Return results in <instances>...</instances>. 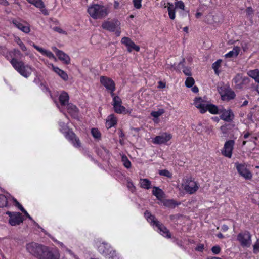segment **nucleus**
<instances>
[{
    "label": "nucleus",
    "instance_id": "1",
    "mask_svg": "<svg viewBox=\"0 0 259 259\" xmlns=\"http://www.w3.org/2000/svg\"><path fill=\"white\" fill-rule=\"evenodd\" d=\"M87 12L94 19H102L108 15L110 8L107 5L93 4L88 7Z\"/></svg>",
    "mask_w": 259,
    "mask_h": 259
},
{
    "label": "nucleus",
    "instance_id": "2",
    "mask_svg": "<svg viewBox=\"0 0 259 259\" xmlns=\"http://www.w3.org/2000/svg\"><path fill=\"white\" fill-rule=\"evenodd\" d=\"M145 217L147 221L150 224L155 227V229L157 230L163 236L169 238L171 235L168 229L162 224L155 219V217L152 215L149 212L146 211L145 212Z\"/></svg>",
    "mask_w": 259,
    "mask_h": 259
},
{
    "label": "nucleus",
    "instance_id": "3",
    "mask_svg": "<svg viewBox=\"0 0 259 259\" xmlns=\"http://www.w3.org/2000/svg\"><path fill=\"white\" fill-rule=\"evenodd\" d=\"M60 130L64 134L65 137L75 148L81 147V142L78 137L71 131H70L67 125L64 122H59Z\"/></svg>",
    "mask_w": 259,
    "mask_h": 259
},
{
    "label": "nucleus",
    "instance_id": "4",
    "mask_svg": "<svg viewBox=\"0 0 259 259\" xmlns=\"http://www.w3.org/2000/svg\"><path fill=\"white\" fill-rule=\"evenodd\" d=\"M10 62L15 69L25 78L29 77L33 71V69L31 66L21 61L13 58Z\"/></svg>",
    "mask_w": 259,
    "mask_h": 259
},
{
    "label": "nucleus",
    "instance_id": "5",
    "mask_svg": "<svg viewBox=\"0 0 259 259\" xmlns=\"http://www.w3.org/2000/svg\"><path fill=\"white\" fill-rule=\"evenodd\" d=\"M182 189L188 194H192L195 193L199 188V183L196 181L194 178L190 176L184 177L181 183Z\"/></svg>",
    "mask_w": 259,
    "mask_h": 259
},
{
    "label": "nucleus",
    "instance_id": "6",
    "mask_svg": "<svg viewBox=\"0 0 259 259\" xmlns=\"http://www.w3.org/2000/svg\"><path fill=\"white\" fill-rule=\"evenodd\" d=\"M112 97H113V106L115 112L119 114H127L131 113V109H126L122 105V100L119 97L115 96L114 94V96Z\"/></svg>",
    "mask_w": 259,
    "mask_h": 259
},
{
    "label": "nucleus",
    "instance_id": "7",
    "mask_svg": "<svg viewBox=\"0 0 259 259\" xmlns=\"http://www.w3.org/2000/svg\"><path fill=\"white\" fill-rule=\"evenodd\" d=\"M99 252L104 255L107 259H110V256L115 254V251L110 245L104 242L96 243Z\"/></svg>",
    "mask_w": 259,
    "mask_h": 259
},
{
    "label": "nucleus",
    "instance_id": "8",
    "mask_svg": "<svg viewBox=\"0 0 259 259\" xmlns=\"http://www.w3.org/2000/svg\"><path fill=\"white\" fill-rule=\"evenodd\" d=\"M237 239L243 247H249L252 243L251 235L247 231L239 233Z\"/></svg>",
    "mask_w": 259,
    "mask_h": 259
},
{
    "label": "nucleus",
    "instance_id": "9",
    "mask_svg": "<svg viewBox=\"0 0 259 259\" xmlns=\"http://www.w3.org/2000/svg\"><path fill=\"white\" fill-rule=\"evenodd\" d=\"M165 7L167 9L170 19L174 20L176 17L175 9L178 8L183 10L185 8V5L182 1H179L175 3V7L173 4L170 3H168L167 6H165Z\"/></svg>",
    "mask_w": 259,
    "mask_h": 259
},
{
    "label": "nucleus",
    "instance_id": "10",
    "mask_svg": "<svg viewBox=\"0 0 259 259\" xmlns=\"http://www.w3.org/2000/svg\"><path fill=\"white\" fill-rule=\"evenodd\" d=\"M249 82V79L240 74H237L233 79L234 88L237 89H242Z\"/></svg>",
    "mask_w": 259,
    "mask_h": 259
},
{
    "label": "nucleus",
    "instance_id": "11",
    "mask_svg": "<svg viewBox=\"0 0 259 259\" xmlns=\"http://www.w3.org/2000/svg\"><path fill=\"white\" fill-rule=\"evenodd\" d=\"M221 99L224 101H229L235 97V94L229 87H222L218 89Z\"/></svg>",
    "mask_w": 259,
    "mask_h": 259
},
{
    "label": "nucleus",
    "instance_id": "12",
    "mask_svg": "<svg viewBox=\"0 0 259 259\" xmlns=\"http://www.w3.org/2000/svg\"><path fill=\"white\" fill-rule=\"evenodd\" d=\"M45 246L31 242L26 245V249L28 252L38 258Z\"/></svg>",
    "mask_w": 259,
    "mask_h": 259
},
{
    "label": "nucleus",
    "instance_id": "13",
    "mask_svg": "<svg viewBox=\"0 0 259 259\" xmlns=\"http://www.w3.org/2000/svg\"><path fill=\"white\" fill-rule=\"evenodd\" d=\"M59 258L60 254L58 251L50 250L46 246L44 247L38 256V259H59Z\"/></svg>",
    "mask_w": 259,
    "mask_h": 259
},
{
    "label": "nucleus",
    "instance_id": "14",
    "mask_svg": "<svg viewBox=\"0 0 259 259\" xmlns=\"http://www.w3.org/2000/svg\"><path fill=\"white\" fill-rule=\"evenodd\" d=\"M234 144V140H230L227 141L225 143L223 149L221 150L222 154L226 157L231 158Z\"/></svg>",
    "mask_w": 259,
    "mask_h": 259
},
{
    "label": "nucleus",
    "instance_id": "15",
    "mask_svg": "<svg viewBox=\"0 0 259 259\" xmlns=\"http://www.w3.org/2000/svg\"><path fill=\"white\" fill-rule=\"evenodd\" d=\"M171 138L172 136L170 134L164 132L153 138L152 142L155 144H165L169 141Z\"/></svg>",
    "mask_w": 259,
    "mask_h": 259
},
{
    "label": "nucleus",
    "instance_id": "16",
    "mask_svg": "<svg viewBox=\"0 0 259 259\" xmlns=\"http://www.w3.org/2000/svg\"><path fill=\"white\" fill-rule=\"evenodd\" d=\"M236 168L239 175L245 179H251L252 176L251 173L247 168L245 164H241L238 162L235 163Z\"/></svg>",
    "mask_w": 259,
    "mask_h": 259
},
{
    "label": "nucleus",
    "instance_id": "17",
    "mask_svg": "<svg viewBox=\"0 0 259 259\" xmlns=\"http://www.w3.org/2000/svg\"><path fill=\"white\" fill-rule=\"evenodd\" d=\"M101 83L104 86L106 89L111 93V96H114L113 92L115 89V85L114 81L110 78L105 77L101 76L100 77Z\"/></svg>",
    "mask_w": 259,
    "mask_h": 259
},
{
    "label": "nucleus",
    "instance_id": "18",
    "mask_svg": "<svg viewBox=\"0 0 259 259\" xmlns=\"http://www.w3.org/2000/svg\"><path fill=\"white\" fill-rule=\"evenodd\" d=\"M120 23L118 20L106 21L102 23V27L104 29L113 32L117 29H120Z\"/></svg>",
    "mask_w": 259,
    "mask_h": 259
},
{
    "label": "nucleus",
    "instance_id": "19",
    "mask_svg": "<svg viewBox=\"0 0 259 259\" xmlns=\"http://www.w3.org/2000/svg\"><path fill=\"white\" fill-rule=\"evenodd\" d=\"M121 42L126 47L128 51L130 52L133 50L137 52H138L140 50L139 47L137 46L129 37H123Z\"/></svg>",
    "mask_w": 259,
    "mask_h": 259
},
{
    "label": "nucleus",
    "instance_id": "20",
    "mask_svg": "<svg viewBox=\"0 0 259 259\" xmlns=\"http://www.w3.org/2000/svg\"><path fill=\"white\" fill-rule=\"evenodd\" d=\"M13 24L18 29L25 33H28L30 31L29 25L25 22L19 20H13Z\"/></svg>",
    "mask_w": 259,
    "mask_h": 259
},
{
    "label": "nucleus",
    "instance_id": "21",
    "mask_svg": "<svg viewBox=\"0 0 259 259\" xmlns=\"http://www.w3.org/2000/svg\"><path fill=\"white\" fill-rule=\"evenodd\" d=\"M208 103V102L201 98H196L194 100V105L200 110L201 113H203L206 112V107Z\"/></svg>",
    "mask_w": 259,
    "mask_h": 259
},
{
    "label": "nucleus",
    "instance_id": "22",
    "mask_svg": "<svg viewBox=\"0 0 259 259\" xmlns=\"http://www.w3.org/2000/svg\"><path fill=\"white\" fill-rule=\"evenodd\" d=\"M32 46L37 50L39 52H40L42 55L47 56L49 59L54 60V61H57V59L54 56V55L49 50H46L42 48H41L35 44L33 43Z\"/></svg>",
    "mask_w": 259,
    "mask_h": 259
},
{
    "label": "nucleus",
    "instance_id": "23",
    "mask_svg": "<svg viewBox=\"0 0 259 259\" xmlns=\"http://www.w3.org/2000/svg\"><path fill=\"white\" fill-rule=\"evenodd\" d=\"M23 220L22 214L19 212H16L10 218L9 222L11 226H16L22 223Z\"/></svg>",
    "mask_w": 259,
    "mask_h": 259
},
{
    "label": "nucleus",
    "instance_id": "24",
    "mask_svg": "<svg viewBox=\"0 0 259 259\" xmlns=\"http://www.w3.org/2000/svg\"><path fill=\"white\" fill-rule=\"evenodd\" d=\"M221 118L224 121L229 122L234 118V114L231 110L221 109L220 110Z\"/></svg>",
    "mask_w": 259,
    "mask_h": 259
},
{
    "label": "nucleus",
    "instance_id": "25",
    "mask_svg": "<svg viewBox=\"0 0 259 259\" xmlns=\"http://www.w3.org/2000/svg\"><path fill=\"white\" fill-rule=\"evenodd\" d=\"M117 123L116 117L113 114L108 116L106 119V127L109 129L115 126Z\"/></svg>",
    "mask_w": 259,
    "mask_h": 259
},
{
    "label": "nucleus",
    "instance_id": "26",
    "mask_svg": "<svg viewBox=\"0 0 259 259\" xmlns=\"http://www.w3.org/2000/svg\"><path fill=\"white\" fill-rule=\"evenodd\" d=\"M165 111L163 109L160 108L158 109L156 111H152L150 114L151 116L153 117L152 120L155 123H158L159 122V117L161 116L164 113Z\"/></svg>",
    "mask_w": 259,
    "mask_h": 259
},
{
    "label": "nucleus",
    "instance_id": "27",
    "mask_svg": "<svg viewBox=\"0 0 259 259\" xmlns=\"http://www.w3.org/2000/svg\"><path fill=\"white\" fill-rule=\"evenodd\" d=\"M69 114L74 118L78 117V110L77 107L72 104H68L66 106Z\"/></svg>",
    "mask_w": 259,
    "mask_h": 259
},
{
    "label": "nucleus",
    "instance_id": "28",
    "mask_svg": "<svg viewBox=\"0 0 259 259\" xmlns=\"http://www.w3.org/2000/svg\"><path fill=\"white\" fill-rule=\"evenodd\" d=\"M57 56L58 59L66 64L70 63V59L68 55L62 51H57Z\"/></svg>",
    "mask_w": 259,
    "mask_h": 259
},
{
    "label": "nucleus",
    "instance_id": "29",
    "mask_svg": "<svg viewBox=\"0 0 259 259\" xmlns=\"http://www.w3.org/2000/svg\"><path fill=\"white\" fill-rule=\"evenodd\" d=\"M69 100V96L68 94L63 91L61 92L59 96V101L61 106H67Z\"/></svg>",
    "mask_w": 259,
    "mask_h": 259
},
{
    "label": "nucleus",
    "instance_id": "30",
    "mask_svg": "<svg viewBox=\"0 0 259 259\" xmlns=\"http://www.w3.org/2000/svg\"><path fill=\"white\" fill-rule=\"evenodd\" d=\"M240 51V49L239 47H235L232 50L229 51L228 53L226 54L225 56L226 58H233L236 57Z\"/></svg>",
    "mask_w": 259,
    "mask_h": 259
},
{
    "label": "nucleus",
    "instance_id": "31",
    "mask_svg": "<svg viewBox=\"0 0 259 259\" xmlns=\"http://www.w3.org/2000/svg\"><path fill=\"white\" fill-rule=\"evenodd\" d=\"M139 185L143 189H149L151 188V183L147 179H141L139 181Z\"/></svg>",
    "mask_w": 259,
    "mask_h": 259
},
{
    "label": "nucleus",
    "instance_id": "32",
    "mask_svg": "<svg viewBox=\"0 0 259 259\" xmlns=\"http://www.w3.org/2000/svg\"><path fill=\"white\" fill-rule=\"evenodd\" d=\"M152 194L158 200H161L163 196V192L161 189L157 187H154L152 190Z\"/></svg>",
    "mask_w": 259,
    "mask_h": 259
},
{
    "label": "nucleus",
    "instance_id": "33",
    "mask_svg": "<svg viewBox=\"0 0 259 259\" xmlns=\"http://www.w3.org/2000/svg\"><path fill=\"white\" fill-rule=\"evenodd\" d=\"M54 71L57 74H58L63 80L67 81L68 79L67 74L63 70L59 68L58 67L55 68Z\"/></svg>",
    "mask_w": 259,
    "mask_h": 259
},
{
    "label": "nucleus",
    "instance_id": "34",
    "mask_svg": "<svg viewBox=\"0 0 259 259\" xmlns=\"http://www.w3.org/2000/svg\"><path fill=\"white\" fill-rule=\"evenodd\" d=\"M208 110L211 114H218L220 113V110H219L218 107L212 104L208 103L206 107V111Z\"/></svg>",
    "mask_w": 259,
    "mask_h": 259
},
{
    "label": "nucleus",
    "instance_id": "35",
    "mask_svg": "<svg viewBox=\"0 0 259 259\" xmlns=\"http://www.w3.org/2000/svg\"><path fill=\"white\" fill-rule=\"evenodd\" d=\"M247 74L256 82L259 78V70L258 69L250 70L248 72Z\"/></svg>",
    "mask_w": 259,
    "mask_h": 259
},
{
    "label": "nucleus",
    "instance_id": "36",
    "mask_svg": "<svg viewBox=\"0 0 259 259\" xmlns=\"http://www.w3.org/2000/svg\"><path fill=\"white\" fill-rule=\"evenodd\" d=\"M91 133L94 139L97 140L101 139V133L97 128H92Z\"/></svg>",
    "mask_w": 259,
    "mask_h": 259
},
{
    "label": "nucleus",
    "instance_id": "37",
    "mask_svg": "<svg viewBox=\"0 0 259 259\" xmlns=\"http://www.w3.org/2000/svg\"><path fill=\"white\" fill-rule=\"evenodd\" d=\"M12 200L15 202L16 206H17L19 208V209L21 211H22L29 220L33 221L31 217L25 210L23 206L15 199L12 198Z\"/></svg>",
    "mask_w": 259,
    "mask_h": 259
},
{
    "label": "nucleus",
    "instance_id": "38",
    "mask_svg": "<svg viewBox=\"0 0 259 259\" xmlns=\"http://www.w3.org/2000/svg\"><path fill=\"white\" fill-rule=\"evenodd\" d=\"M222 62V60L219 59L214 63H213L212 67L214 70L215 73L217 75H219L220 73V71L219 70V68L221 66V63Z\"/></svg>",
    "mask_w": 259,
    "mask_h": 259
},
{
    "label": "nucleus",
    "instance_id": "39",
    "mask_svg": "<svg viewBox=\"0 0 259 259\" xmlns=\"http://www.w3.org/2000/svg\"><path fill=\"white\" fill-rule=\"evenodd\" d=\"M10 198H7L4 195H0V207H3L7 206L8 202Z\"/></svg>",
    "mask_w": 259,
    "mask_h": 259
},
{
    "label": "nucleus",
    "instance_id": "40",
    "mask_svg": "<svg viewBox=\"0 0 259 259\" xmlns=\"http://www.w3.org/2000/svg\"><path fill=\"white\" fill-rule=\"evenodd\" d=\"M15 41L19 46V47L23 51H26L27 50L26 46L22 42V41L19 37H16L15 38Z\"/></svg>",
    "mask_w": 259,
    "mask_h": 259
},
{
    "label": "nucleus",
    "instance_id": "41",
    "mask_svg": "<svg viewBox=\"0 0 259 259\" xmlns=\"http://www.w3.org/2000/svg\"><path fill=\"white\" fill-rule=\"evenodd\" d=\"M29 3L34 5L36 7H42L43 2L41 0H27Z\"/></svg>",
    "mask_w": 259,
    "mask_h": 259
},
{
    "label": "nucleus",
    "instance_id": "42",
    "mask_svg": "<svg viewBox=\"0 0 259 259\" xmlns=\"http://www.w3.org/2000/svg\"><path fill=\"white\" fill-rule=\"evenodd\" d=\"M194 82V79L192 77H189L187 78L185 81V85L187 87L190 88L193 85Z\"/></svg>",
    "mask_w": 259,
    "mask_h": 259
},
{
    "label": "nucleus",
    "instance_id": "43",
    "mask_svg": "<svg viewBox=\"0 0 259 259\" xmlns=\"http://www.w3.org/2000/svg\"><path fill=\"white\" fill-rule=\"evenodd\" d=\"M122 161L123 162V164L125 167L130 168L131 167V162L126 156H122Z\"/></svg>",
    "mask_w": 259,
    "mask_h": 259
},
{
    "label": "nucleus",
    "instance_id": "44",
    "mask_svg": "<svg viewBox=\"0 0 259 259\" xmlns=\"http://www.w3.org/2000/svg\"><path fill=\"white\" fill-rule=\"evenodd\" d=\"M133 3L135 8L137 9L142 7V0H133Z\"/></svg>",
    "mask_w": 259,
    "mask_h": 259
},
{
    "label": "nucleus",
    "instance_id": "45",
    "mask_svg": "<svg viewBox=\"0 0 259 259\" xmlns=\"http://www.w3.org/2000/svg\"><path fill=\"white\" fill-rule=\"evenodd\" d=\"M159 174L161 176H164L168 178L171 177V174L168 170L165 169L160 170Z\"/></svg>",
    "mask_w": 259,
    "mask_h": 259
},
{
    "label": "nucleus",
    "instance_id": "46",
    "mask_svg": "<svg viewBox=\"0 0 259 259\" xmlns=\"http://www.w3.org/2000/svg\"><path fill=\"white\" fill-rule=\"evenodd\" d=\"M164 205L168 207L175 206L177 204L173 200H167L164 202Z\"/></svg>",
    "mask_w": 259,
    "mask_h": 259
},
{
    "label": "nucleus",
    "instance_id": "47",
    "mask_svg": "<svg viewBox=\"0 0 259 259\" xmlns=\"http://www.w3.org/2000/svg\"><path fill=\"white\" fill-rule=\"evenodd\" d=\"M253 252L257 253L259 252V239H258L253 246Z\"/></svg>",
    "mask_w": 259,
    "mask_h": 259
},
{
    "label": "nucleus",
    "instance_id": "48",
    "mask_svg": "<svg viewBox=\"0 0 259 259\" xmlns=\"http://www.w3.org/2000/svg\"><path fill=\"white\" fill-rule=\"evenodd\" d=\"M211 250L214 254H218L220 253L221 249L219 246H214L212 247Z\"/></svg>",
    "mask_w": 259,
    "mask_h": 259
},
{
    "label": "nucleus",
    "instance_id": "49",
    "mask_svg": "<svg viewBox=\"0 0 259 259\" xmlns=\"http://www.w3.org/2000/svg\"><path fill=\"white\" fill-rule=\"evenodd\" d=\"M183 72L187 76H191V69L189 67L184 68L183 70Z\"/></svg>",
    "mask_w": 259,
    "mask_h": 259
},
{
    "label": "nucleus",
    "instance_id": "50",
    "mask_svg": "<svg viewBox=\"0 0 259 259\" xmlns=\"http://www.w3.org/2000/svg\"><path fill=\"white\" fill-rule=\"evenodd\" d=\"M38 8L40 9L41 12L45 15H48L49 12L48 10L45 8V5L44 3H42V7H38Z\"/></svg>",
    "mask_w": 259,
    "mask_h": 259
},
{
    "label": "nucleus",
    "instance_id": "51",
    "mask_svg": "<svg viewBox=\"0 0 259 259\" xmlns=\"http://www.w3.org/2000/svg\"><path fill=\"white\" fill-rule=\"evenodd\" d=\"M204 249V246L202 244H198L195 248L197 251L202 252Z\"/></svg>",
    "mask_w": 259,
    "mask_h": 259
},
{
    "label": "nucleus",
    "instance_id": "52",
    "mask_svg": "<svg viewBox=\"0 0 259 259\" xmlns=\"http://www.w3.org/2000/svg\"><path fill=\"white\" fill-rule=\"evenodd\" d=\"M54 30L61 34H66V32L62 28L59 27H56L53 28Z\"/></svg>",
    "mask_w": 259,
    "mask_h": 259
},
{
    "label": "nucleus",
    "instance_id": "53",
    "mask_svg": "<svg viewBox=\"0 0 259 259\" xmlns=\"http://www.w3.org/2000/svg\"><path fill=\"white\" fill-rule=\"evenodd\" d=\"M58 243L61 247H62V248H64V249L66 251H68L70 254H72L71 251L70 250L68 249V248H66V247L64 245L63 243L58 242Z\"/></svg>",
    "mask_w": 259,
    "mask_h": 259
},
{
    "label": "nucleus",
    "instance_id": "54",
    "mask_svg": "<svg viewBox=\"0 0 259 259\" xmlns=\"http://www.w3.org/2000/svg\"><path fill=\"white\" fill-rule=\"evenodd\" d=\"M246 13L248 16L252 15L253 13V10L251 7H248L246 10Z\"/></svg>",
    "mask_w": 259,
    "mask_h": 259
},
{
    "label": "nucleus",
    "instance_id": "55",
    "mask_svg": "<svg viewBox=\"0 0 259 259\" xmlns=\"http://www.w3.org/2000/svg\"><path fill=\"white\" fill-rule=\"evenodd\" d=\"M45 64H46V65L47 66V67L49 68V69H51L52 70H53V71L55 70V68H56L57 67L56 66H55L52 63H47L46 62Z\"/></svg>",
    "mask_w": 259,
    "mask_h": 259
},
{
    "label": "nucleus",
    "instance_id": "56",
    "mask_svg": "<svg viewBox=\"0 0 259 259\" xmlns=\"http://www.w3.org/2000/svg\"><path fill=\"white\" fill-rule=\"evenodd\" d=\"M110 259H122V258L115 251V254L110 256Z\"/></svg>",
    "mask_w": 259,
    "mask_h": 259
},
{
    "label": "nucleus",
    "instance_id": "57",
    "mask_svg": "<svg viewBox=\"0 0 259 259\" xmlns=\"http://www.w3.org/2000/svg\"><path fill=\"white\" fill-rule=\"evenodd\" d=\"M127 187L132 191H134L135 190V187L133 185V183L131 182H128Z\"/></svg>",
    "mask_w": 259,
    "mask_h": 259
},
{
    "label": "nucleus",
    "instance_id": "58",
    "mask_svg": "<svg viewBox=\"0 0 259 259\" xmlns=\"http://www.w3.org/2000/svg\"><path fill=\"white\" fill-rule=\"evenodd\" d=\"M165 87V83L162 82V81H159L158 82V88H164Z\"/></svg>",
    "mask_w": 259,
    "mask_h": 259
},
{
    "label": "nucleus",
    "instance_id": "59",
    "mask_svg": "<svg viewBox=\"0 0 259 259\" xmlns=\"http://www.w3.org/2000/svg\"><path fill=\"white\" fill-rule=\"evenodd\" d=\"M0 4L6 6L9 5V3L7 0H0Z\"/></svg>",
    "mask_w": 259,
    "mask_h": 259
},
{
    "label": "nucleus",
    "instance_id": "60",
    "mask_svg": "<svg viewBox=\"0 0 259 259\" xmlns=\"http://www.w3.org/2000/svg\"><path fill=\"white\" fill-rule=\"evenodd\" d=\"M12 53L14 54L15 56H21V54L19 50H15L13 52H12Z\"/></svg>",
    "mask_w": 259,
    "mask_h": 259
},
{
    "label": "nucleus",
    "instance_id": "61",
    "mask_svg": "<svg viewBox=\"0 0 259 259\" xmlns=\"http://www.w3.org/2000/svg\"><path fill=\"white\" fill-rule=\"evenodd\" d=\"M228 229H229V228H228V226H227L226 225H223L221 227V230L224 232L227 231L228 230Z\"/></svg>",
    "mask_w": 259,
    "mask_h": 259
},
{
    "label": "nucleus",
    "instance_id": "62",
    "mask_svg": "<svg viewBox=\"0 0 259 259\" xmlns=\"http://www.w3.org/2000/svg\"><path fill=\"white\" fill-rule=\"evenodd\" d=\"M165 68L166 69H175L176 68L174 66V65H169V64H167L166 67H165Z\"/></svg>",
    "mask_w": 259,
    "mask_h": 259
},
{
    "label": "nucleus",
    "instance_id": "63",
    "mask_svg": "<svg viewBox=\"0 0 259 259\" xmlns=\"http://www.w3.org/2000/svg\"><path fill=\"white\" fill-rule=\"evenodd\" d=\"M119 3L117 1H114V6L115 9H117L119 7Z\"/></svg>",
    "mask_w": 259,
    "mask_h": 259
},
{
    "label": "nucleus",
    "instance_id": "64",
    "mask_svg": "<svg viewBox=\"0 0 259 259\" xmlns=\"http://www.w3.org/2000/svg\"><path fill=\"white\" fill-rule=\"evenodd\" d=\"M192 90L194 93H197L199 91L198 88L196 86L193 87L192 89Z\"/></svg>",
    "mask_w": 259,
    "mask_h": 259
}]
</instances>
